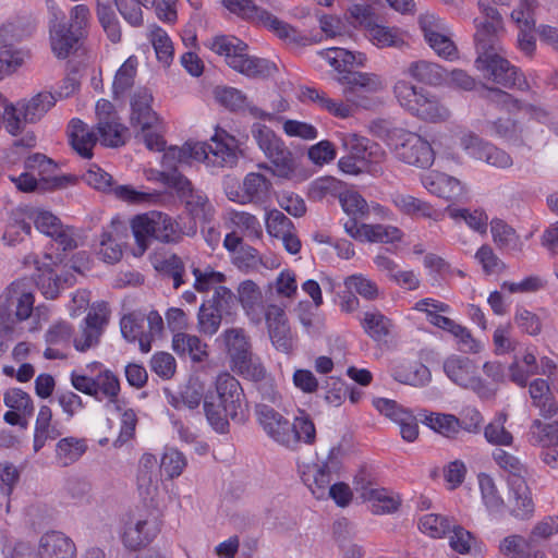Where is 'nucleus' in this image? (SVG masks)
Returning <instances> with one entry per match:
<instances>
[{
  "label": "nucleus",
  "mask_w": 558,
  "mask_h": 558,
  "mask_svg": "<svg viewBox=\"0 0 558 558\" xmlns=\"http://www.w3.org/2000/svg\"><path fill=\"white\" fill-rule=\"evenodd\" d=\"M482 17L474 19V41L477 51L475 68L483 76L505 87L527 89L529 85L519 70L496 52V43L504 31L500 13L489 0H480Z\"/></svg>",
  "instance_id": "f257e3e1"
},
{
  "label": "nucleus",
  "mask_w": 558,
  "mask_h": 558,
  "mask_svg": "<svg viewBox=\"0 0 558 558\" xmlns=\"http://www.w3.org/2000/svg\"><path fill=\"white\" fill-rule=\"evenodd\" d=\"M337 73L335 80L343 87L342 93L348 101L356 102L357 93L376 94L385 89L384 80L375 73L356 72L350 68L363 66L366 56L362 52H352L343 48H327L318 51Z\"/></svg>",
  "instance_id": "f03ea898"
},
{
  "label": "nucleus",
  "mask_w": 558,
  "mask_h": 558,
  "mask_svg": "<svg viewBox=\"0 0 558 558\" xmlns=\"http://www.w3.org/2000/svg\"><path fill=\"white\" fill-rule=\"evenodd\" d=\"M71 385L77 391L98 401L107 400V405L116 404L120 393L118 376L100 362H92L70 375Z\"/></svg>",
  "instance_id": "7ed1b4c3"
},
{
  "label": "nucleus",
  "mask_w": 558,
  "mask_h": 558,
  "mask_svg": "<svg viewBox=\"0 0 558 558\" xmlns=\"http://www.w3.org/2000/svg\"><path fill=\"white\" fill-rule=\"evenodd\" d=\"M206 47L223 56L227 64L247 77L267 76L272 66L265 60L247 53V45L233 36L219 35L207 40Z\"/></svg>",
  "instance_id": "20e7f679"
},
{
  "label": "nucleus",
  "mask_w": 558,
  "mask_h": 558,
  "mask_svg": "<svg viewBox=\"0 0 558 558\" xmlns=\"http://www.w3.org/2000/svg\"><path fill=\"white\" fill-rule=\"evenodd\" d=\"M223 7L231 13L243 19L262 23L274 32L287 45L293 47H304L315 43L311 37L302 34L290 24L279 20L268 11L258 8L251 0H222Z\"/></svg>",
  "instance_id": "39448f33"
},
{
  "label": "nucleus",
  "mask_w": 558,
  "mask_h": 558,
  "mask_svg": "<svg viewBox=\"0 0 558 558\" xmlns=\"http://www.w3.org/2000/svg\"><path fill=\"white\" fill-rule=\"evenodd\" d=\"M34 289L28 279L13 281L0 294V326L11 331L16 323L31 317L34 310Z\"/></svg>",
  "instance_id": "423d86ee"
},
{
  "label": "nucleus",
  "mask_w": 558,
  "mask_h": 558,
  "mask_svg": "<svg viewBox=\"0 0 558 558\" xmlns=\"http://www.w3.org/2000/svg\"><path fill=\"white\" fill-rule=\"evenodd\" d=\"M251 133L259 149L275 165L274 175L290 179L295 171V161L283 141L270 128L260 123H254Z\"/></svg>",
  "instance_id": "0eeeda50"
},
{
  "label": "nucleus",
  "mask_w": 558,
  "mask_h": 558,
  "mask_svg": "<svg viewBox=\"0 0 558 558\" xmlns=\"http://www.w3.org/2000/svg\"><path fill=\"white\" fill-rule=\"evenodd\" d=\"M442 368L453 384L472 390L480 398L490 399L495 396V388L477 375V366L470 357L452 354L444 361Z\"/></svg>",
  "instance_id": "6e6552de"
},
{
  "label": "nucleus",
  "mask_w": 558,
  "mask_h": 558,
  "mask_svg": "<svg viewBox=\"0 0 558 558\" xmlns=\"http://www.w3.org/2000/svg\"><path fill=\"white\" fill-rule=\"evenodd\" d=\"M62 262L58 255L53 257L50 253H45L43 257L37 254L29 253L23 258L25 266H34L36 274V282L46 299H56L63 289V283L68 282V278H61L54 271V267Z\"/></svg>",
  "instance_id": "1a4fd4ad"
},
{
  "label": "nucleus",
  "mask_w": 558,
  "mask_h": 558,
  "mask_svg": "<svg viewBox=\"0 0 558 558\" xmlns=\"http://www.w3.org/2000/svg\"><path fill=\"white\" fill-rule=\"evenodd\" d=\"M255 414L258 424L272 441L288 449H296V436L288 418L266 403H257Z\"/></svg>",
  "instance_id": "9d476101"
},
{
  "label": "nucleus",
  "mask_w": 558,
  "mask_h": 558,
  "mask_svg": "<svg viewBox=\"0 0 558 558\" xmlns=\"http://www.w3.org/2000/svg\"><path fill=\"white\" fill-rule=\"evenodd\" d=\"M162 182L174 189L179 196L184 199L190 214L194 219L207 220L213 214V206L208 197L201 191H195L192 183L180 172L161 173Z\"/></svg>",
  "instance_id": "9b49d317"
},
{
  "label": "nucleus",
  "mask_w": 558,
  "mask_h": 558,
  "mask_svg": "<svg viewBox=\"0 0 558 558\" xmlns=\"http://www.w3.org/2000/svg\"><path fill=\"white\" fill-rule=\"evenodd\" d=\"M395 144V155L400 161L418 168L433 165L435 153L432 145L421 135L402 131Z\"/></svg>",
  "instance_id": "f8f14e48"
},
{
  "label": "nucleus",
  "mask_w": 558,
  "mask_h": 558,
  "mask_svg": "<svg viewBox=\"0 0 558 558\" xmlns=\"http://www.w3.org/2000/svg\"><path fill=\"white\" fill-rule=\"evenodd\" d=\"M215 388L219 403L225 407L230 418L238 423L244 422L247 403L239 380L229 373H221L216 378Z\"/></svg>",
  "instance_id": "ddd939ff"
},
{
  "label": "nucleus",
  "mask_w": 558,
  "mask_h": 558,
  "mask_svg": "<svg viewBox=\"0 0 558 558\" xmlns=\"http://www.w3.org/2000/svg\"><path fill=\"white\" fill-rule=\"evenodd\" d=\"M339 450L332 448L325 461L307 465L302 472V480L317 499H327L332 475L340 470Z\"/></svg>",
  "instance_id": "4468645a"
},
{
  "label": "nucleus",
  "mask_w": 558,
  "mask_h": 558,
  "mask_svg": "<svg viewBox=\"0 0 558 558\" xmlns=\"http://www.w3.org/2000/svg\"><path fill=\"white\" fill-rule=\"evenodd\" d=\"M271 192L272 183L259 172H248L239 190L229 185L226 187L228 198L241 205H262L270 198Z\"/></svg>",
  "instance_id": "2eb2a0df"
},
{
  "label": "nucleus",
  "mask_w": 558,
  "mask_h": 558,
  "mask_svg": "<svg viewBox=\"0 0 558 558\" xmlns=\"http://www.w3.org/2000/svg\"><path fill=\"white\" fill-rule=\"evenodd\" d=\"M195 144L205 146L204 157L197 158V161L218 167H233L238 161L236 140L225 131H216L209 143L196 142Z\"/></svg>",
  "instance_id": "dca6fc26"
},
{
  "label": "nucleus",
  "mask_w": 558,
  "mask_h": 558,
  "mask_svg": "<svg viewBox=\"0 0 558 558\" xmlns=\"http://www.w3.org/2000/svg\"><path fill=\"white\" fill-rule=\"evenodd\" d=\"M108 323V308L105 303L93 306L81 325L78 333L73 338V345L80 352L95 348L100 340Z\"/></svg>",
  "instance_id": "f3484780"
},
{
  "label": "nucleus",
  "mask_w": 558,
  "mask_h": 558,
  "mask_svg": "<svg viewBox=\"0 0 558 558\" xmlns=\"http://www.w3.org/2000/svg\"><path fill=\"white\" fill-rule=\"evenodd\" d=\"M344 231L353 239L375 243L392 244L403 239V231L391 225L362 223L347 220L343 223Z\"/></svg>",
  "instance_id": "a211bd4d"
},
{
  "label": "nucleus",
  "mask_w": 558,
  "mask_h": 558,
  "mask_svg": "<svg viewBox=\"0 0 558 558\" xmlns=\"http://www.w3.org/2000/svg\"><path fill=\"white\" fill-rule=\"evenodd\" d=\"M263 318L272 345L280 352L290 353L294 339L284 310L277 304H269Z\"/></svg>",
  "instance_id": "6ab92c4d"
},
{
  "label": "nucleus",
  "mask_w": 558,
  "mask_h": 558,
  "mask_svg": "<svg viewBox=\"0 0 558 558\" xmlns=\"http://www.w3.org/2000/svg\"><path fill=\"white\" fill-rule=\"evenodd\" d=\"M47 5L52 16L50 25L51 49L59 59H64L71 53L81 37L61 23L64 15L53 0H47Z\"/></svg>",
  "instance_id": "aec40b11"
},
{
  "label": "nucleus",
  "mask_w": 558,
  "mask_h": 558,
  "mask_svg": "<svg viewBox=\"0 0 558 558\" xmlns=\"http://www.w3.org/2000/svg\"><path fill=\"white\" fill-rule=\"evenodd\" d=\"M537 8L535 0H520L517 9L511 13V19L519 28L518 45L521 51L531 57L535 50V19L534 11Z\"/></svg>",
  "instance_id": "412c9836"
},
{
  "label": "nucleus",
  "mask_w": 558,
  "mask_h": 558,
  "mask_svg": "<svg viewBox=\"0 0 558 558\" xmlns=\"http://www.w3.org/2000/svg\"><path fill=\"white\" fill-rule=\"evenodd\" d=\"M157 531V523L151 513H133L125 523L123 543L130 549H138L148 544Z\"/></svg>",
  "instance_id": "4be33fe9"
},
{
  "label": "nucleus",
  "mask_w": 558,
  "mask_h": 558,
  "mask_svg": "<svg viewBox=\"0 0 558 558\" xmlns=\"http://www.w3.org/2000/svg\"><path fill=\"white\" fill-rule=\"evenodd\" d=\"M389 201L401 215L412 219L439 221L442 218L441 211L434 208L430 203L407 192L393 191L389 194Z\"/></svg>",
  "instance_id": "5701e85b"
},
{
  "label": "nucleus",
  "mask_w": 558,
  "mask_h": 558,
  "mask_svg": "<svg viewBox=\"0 0 558 558\" xmlns=\"http://www.w3.org/2000/svg\"><path fill=\"white\" fill-rule=\"evenodd\" d=\"M235 298L250 323L260 325L267 310L262 289L253 280H244L239 283Z\"/></svg>",
  "instance_id": "b1692460"
},
{
  "label": "nucleus",
  "mask_w": 558,
  "mask_h": 558,
  "mask_svg": "<svg viewBox=\"0 0 558 558\" xmlns=\"http://www.w3.org/2000/svg\"><path fill=\"white\" fill-rule=\"evenodd\" d=\"M508 496L506 508L509 513L520 520L530 519L534 513V501L531 488L525 478L507 481Z\"/></svg>",
  "instance_id": "393cba45"
},
{
  "label": "nucleus",
  "mask_w": 558,
  "mask_h": 558,
  "mask_svg": "<svg viewBox=\"0 0 558 558\" xmlns=\"http://www.w3.org/2000/svg\"><path fill=\"white\" fill-rule=\"evenodd\" d=\"M421 182L430 194L450 202H459L466 194L460 180L442 172L432 171L423 175Z\"/></svg>",
  "instance_id": "a878e982"
},
{
  "label": "nucleus",
  "mask_w": 558,
  "mask_h": 558,
  "mask_svg": "<svg viewBox=\"0 0 558 558\" xmlns=\"http://www.w3.org/2000/svg\"><path fill=\"white\" fill-rule=\"evenodd\" d=\"M361 94L362 93H357L355 96V100L357 101V104L353 102V101H348V100H347V102H344L340 99L330 98L323 90L312 88V87H305L301 90V98L303 101H311V102L315 104L320 109L328 111L330 114H332L337 118L345 119V118H349L353 112V108H352V105H350V102H352L353 105H356V106L365 107L363 101L357 99Z\"/></svg>",
  "instance_id": "bb28decb"
},
{
  "label": "nucleus",
  "mask_w": 558,
  "mask_h": 558,
  "mask_svg": "<svg viewBox=\"0 0 558 558\" xmlns=\"http://www.w3.org/2000/svg\"><path fill=\"white\" fill-rule=\"evenodd\" d=\"M37 555L39 558H76V546L64 533L50 531L41 535Z\"/></svg>",
  "instance_id": "cd10ccee"
},
{
  "label": "nucleus",
  "mask_w": 558,
  "mask_h": 558,
  "mask_svg": "<svg viewBox=\"0 0 558 558\" xmlns=\"http://www.w3.org/2000/svg\"><path fill=\"white\" fill-rule=\"evenodd\" d=\"M153 95L147 88H138L131 98L130 123L133 129L159 124V117L151 108Z\"/></svg>",
  "instance_id": "c85d7f7f"
},
{
  "label": "nucleus",
  "mask_w": 558,
  "mask_h": 558,
  "mask_svg": "<svg viewBox=\"0 0 558 558\" xmlns=\"http://www.w3.org/2000/svg\"><path fill=\"white\" fill-rule=\"evenodd\" d=\"M341 142L349 155L366 160L369 163L379 166L386 157L385 150L378 144L369 143L366 137L355 133L342 134Z\"/></svg>",
  "instance_id": "c756f323"
},
{
  "label": "nucleus",
  "mask_w": 558,
  "mask_h": 558,
  "mask_svg": "<svg viewBox=\"0 0 558 558\" xmlns=\"http://www.w3.org/2000/svg\"><path fill=\"white\" fill-rule=\"evenodd\" d=\"M167 402L177 410L198 408L205 399L204 386L197 379H190L178 391L165 389Z\"/></svg>",
  "instance_id": "7c9ffc66"
},
{
  "label": "nucleus",
  "mask_w": 558,
  "mask_h": 558,
  "mask_svg": "<svg viewBox=\"0 0 558 558\" xmlns=\"http://www.w3.org/2000/svg\"><path fill=\"white\" fill-rule=\"evenodd\" d=\"M420 100L413 114L418 120L428 123H444L451 118V110L437 95L426 90Z\"/></svg>",
  "instance_id": "2f4dec72"
},
{
  "label": "nucleus",
  "mask_w": 558,
  "mask_h": 558,
  "mask_svg": "<svg viewBox=\"0 0 558 558\" xmlns=\"http://www.w3.org/2000/svg\"><path fill=\"white\" fill-rule=\"evenodd\" d=\"M219 339L223 342L231 365L252 353V342L246 330L241 327L226 329Z\"/></svg>",
  "instance_id": "473e14b6"
},
{
  "label": "nucleus",
  "mask_w": 558,
  "mask_h": 558,
  "mask_svg": "<svg viewBox=\"0 0 558 558\" xmlns=\"http://www.w3.org/2000/svg\"><path fill=\"white\" fill-rule=\"evenodd\" d=\"M529 395L532 405L538 409L543 417L550 418L558 414V403L547 380L543 378L532 380L529 385Z\"/></svg>",
  "instance_id": "72a5a7b5"
},
{
  "label": "nucleus",
  "mask_w": 558,
  "mask_h": 558,
  "mask_svg": "<svg viewBox=\"0 0 558 558\" xmlns=\"http://www.w3.org/2000/svg\"><path fill=\"white\" fill-rule=\"evenodd\" d=\"M73 149L83 158H92L98 137L89 126L78 119L71 120L68 129Z\"/></svg>",
  "instance_id": "f704fd0d"
},
{
  "label": "nucleus",
  "mask_w": 558,
  "mask_h": 558,
  "mask_svg": "<svg viewBox=\"0 0 558 558\" xmlns=\"http://www.w3.org/2000/svg\"><path fill=\"white\" fill-rule=\"evenodd\" d=\"M159 223L161 221L153 217V211L137 215L132 219L131 228L136 242L135 256H142L149 247L151 240H155V225Z\"/></svg>",
  "instance_id": "c9c22d12"
},
{
  "label": "nucleus",
  "mask_w": 558,
  "mask_h": 558,
  "mask_svg": "<svg viewBox=\"0 0 558 558\" xmlns=\"http://www.w3.org/2000/svg\"><path fill=\"white\" fill-rule=\"evenodd\" d=\"M203 145H196L195 143L187 142L182 147H170L162 156V165L168 171L158 172V179L162 181L161 173H170L177 171L175 163H189L191 160H196L199 157H204Z\"/></svg>",
  "instance_id": "e433bc0d"
},
{
  "label": "nucleus",
  "mask_w": 558,
  "mask_h": 558,
  "mask_svg": "<svg viewBox=\"0 0 558 558\" xmlns=\"http://www.w3.org/2000/svg\"><path fill=\"white\" fill-rule=\"evenodd\" d=\"M145 318L140 313L124 315L120 322V329L123 338L129 342L138 341L140 350L148 353L151 350V337L144 331Z\"/></svg>",
  "instance_id": "4c0bfd02"
},
{
  "label": "nucleus",
  "mask_w": 558,
  "mask_h": 558,
  "mask_svg": "<svg viewBox=\"0 0 558 558\" xmlns=\"http://www.w3.org/2000/svg\"><path fill=\"white\" fill-rule=\"evenodd\" d=\"M405 73L412 78L432 86L444 85L447 78L446 69L427 60L411 62Z\"/></svg>",
  "instance_id": "58836bf2"
},
{
  "label": "nucleus",
  "mask_w": 558,
  "mask_h": 558,
  "mask_svg": "<svg viewBox=\"0 0 558 558\" xmlns=\"http://www.w3.org/2000/svg\"><path fill=\"white\" fill-rule=\"evenodd\" d=\"M56 104V96L49 92H40L29 99L20 100L24 122H38Z\"/></svg>",
  "instance_id": "ea45409f"
},
{
  "label": "nucleus",
  "mask_w": 558,
  "mask_h": 558,
  "mask_svg": "<svg viewBox=\"0 0 558 558\" xmlns=\"http://www.w3.org/2000/svg\"><path fill=\"white\" fill-rule=\"evenodd\" d=\"M392 376L397 381L414 387L425 386L432 378L428 367L420 362L396 365L392 369Z\"/></svg>",
  "instance_id": "a19ab883"
},
{
  "label": "nucleus",
  "mask_w": 558,
  "mask_h": 558,
  "mask_svg": "<svg viewBox=\"0 0 558 558\" xmlns=\"http://www.w3.org/2000/svg\"><path fill=\"white\" fill-rule=\"evenodd\" d=\"M367 37L378 48H402L407 45L405 33L395 26L368 25Z\"/></svg>",
  "instance_id": "79ce46f5"
},
{
  "label": "nucleus",
  "mask_w": 558,
  "mask_h": 558,
  "mask_svg": "<svg viewBox=\"0 0 558 558\" xmlns=\"http://www.w3.org/2000/svg\"><path fill=\"white\" fill-rule=\"evenodd\" d=\"M361 497L371 504L372 511L376 514L393 512L400 506V498L385 488L365 487Z\"/></svg>",
  "instance_id": "37998d69"
},
{
  "label": "nucleus",
  "mask_w": 558,
  "mask_h": 558,
  "mask_svg": "<svg viewBox=\"0 0 558 558\" xmlns=\"http://www.w3.org/2000/svg\"><path fill=\"white\" fill-rule=\"evenodd\" d=\"M207 345L191 333L175 332L172 337V349L179 355H190L194 362H202L207 356Z\"/></svg>",
  "instance_id": "c03bdc74"
},
{
  "label": "nucleus",
  "mask_w": 558,
  "mask_h": 558,
  "mask_svg": "<svg viewBox=\"0 0 558 558\" xmlns=\"http://www.w3.org/2000/svg\"><path fill=\"white\" fill-rule=\"evenodd\" d=\"M32 232V219H26L25 214L15 211L5 225L2 241L8 246H15L23 242Z\"/></svg>",
  "instance_id": "a18cd8bd"
},
{
  "label": "nucleus",
  "mask_w": 558,
  "mask_h": 558,
  "mask_svg": "<svg viewBox=\"0 0 558 558\" xmlns=\"http://www.w3.org/2000/svg\"><path fill=\"white\" fill-rule=\"evenodd\" d=\"M527 439L533 446L543 448L558 446V420L551 423L534 420L530 426Z\"/></svg>",
  "instance_id": "49530a36"
},
{
  "label": "nucleus",
  "mask_w": 558,
  "mask_h": 558,
  "mask_svg": "<svg viewBox=\"0 0 558 558\" xmlns=\"http://www.w3.org/2000/svg\"><path fill=\"white\" fill-rule=\"evenodd\" d=\"M478 485L483 504L492 514H501L506 509V502L498 492L495 481L487 474L478 475Z\"/></svg>",
  "instance_id": "de8ad7c7"
},
{
  "label": "nucleus",
  "mask_w": 558,
  "mask_h": 558,
  "mask_svg": "<svg viewBox=\"0 0 558 558\" xmlns=\"http://www.w3.org/2000/svg\"><path fill=\"white\" fill-rule=\"evenodd\" d=\"M449 217L453 220H463L470 229L481 234L487 232L488 215L482 208H446Z\"/></svg>",
  "instance_id": "09e8293b"
},
{
  "label": "nucleus",
  "mask_w": 558,
  "mask_h": 558,
  "mask_svg": "<svg viewBox=\"0 0 558 558\" xmlns=\"http://www.w3.org/2000/svg\"><path fill=\"white\" fill-rule=\"evenodd\" d=\"M425 92L405 80L398 81L393 86V95L398 104L411 116L414 114L418 102H421L420 98L424 96Z\"/></svg>",
  "instance_id": "8fccbe9b"
},
{
  "label": "nucleus",
  "mask_w": 558,
  "mask_h": 558,
  "mask_svg": "<svg viewBox=\"0 0 558 558\" xmlns=\"http://www.w3.org/2000/svg\"><path fill=\"white\" fill-rule=\"evenodd\" d=\"M486 98L508 111H524L535 116L536 118L545 116L544 111L541 109H537L529 104H523L522 101L513 98L510 94L499 88H486Z\"/></svg>",
  "instance_id": "3c124183"
},
{
  "label": "nucleus",
  "mask_w": 558,
  "mask_h": 558,
  "mask_svg": "<svg viewBox=\"0 0 558 558\" xmlns=\"http://www.w3.org/2000/svg\"><path fill=\"white\" fill-rule=\"evenodd\" d=\"M87 446L83 439L65 437L56 446V458L59 464L68 466L76 462L86 451Z\"/></svg>",
  "instance_id": "603ef678"
},
{
  "label": "nucleus",
  "mask_w": 558,
  "mask_h": 558,
  "mask_svg": "<svg viewBox=\"0 0 558 558\" xmlns=\"http://www.w3.org/2000/svg\"><path fill=\"white\" fill-rule=\"evenodd\" d=\"M508 415L505 412L496 416L485 426L484 437L494 446H511L513 442L512 434L506 428Z\"/></svg>",
  "instance_id": "864d4df0"
},
{
  "label": "nucleus",
  "mask_w": 558,
  "mask_h": 558,
  "mask_svg": "<svg viewBox=\"0 0 558 558\" xmlns=\"http://www.w3.org/2000/svg\"><path fill=\"white\" fill-rule=\"evenodd\" d=\"M99 140L108 147H119L125 144L128 129L119 122V118L97 122Z\"/></svg>",
  "instance_id": "5fc2aeb1"
},
{
  "label": "nucleus",
  "mask_w": 558,
  "mask_h": 558,
  "mask_svg": "<svg viewBox=\"0 0 558 558\" xmlns=\"http://www.w3.org/2000/svg\"><path fill=\"white\" fill-rule=\"evenodd\" d=\"M154 267L157 271L173 279V288L178 289L184 283L183 275L185 267L183 260L175 254H166L154 259Z\"/></svg>",
  "instance_id": "6e6d98bb"
},
{
  "label": "nucleus",
  "mask_w": 558,
  "mask_h": 558,
  "mask_svg": "<svg viewBox=\"0 0 558 558\" xmlns=\"http://www.w3.org/2000/svg\"><path fill=\"white\" fill-rule=\"evenodd\" d=\"M137 59L128 58L114 75L112 90L116 98L123 96L134 84L137 71Z\"/></svg>",
  "instance_id": "4d7b16f0"
},
{
  "label": "nucleus",
  "mask_w": 558,
  "mask_h": 558,
  "mask_svg": "<svg viewBox=\"0 0 558 558\" xmlns=\"http://www.w3.org/2000/svg\"><path fill=\"white\" fill-rule=\"evenodd\" d=\"M343 284L349 292L359 294L366 301H374L379 296V288L375 281L363 274L348 276Z\"/></svg>",
  "instance_id": "13d9d810"
},
{
  "label": "nucleus",
  "mask_w": 558,
  "mask_h": 558,
  "mask_svg": "<svg viewBox=\"0 0 558 558\" xmlns=\"http://www.w3.org/2000/svg\"><path fill=\"white\" fill-rule=\"evenodd\" d=\"M490 232L495 244L499 248L520 251L519 238L513 228L501 219L490 221Z\"/></svg>",
  "instance_id": "bf43d9fd"
},
{
  "label": "nucleus",
  "mask_w": 558,
  "mask_h": 558,
  "mask_svg": "<svg viewBox=\"0 0 558 558\" xmlns=\"http://www.w3.org/2000/svg\"><path fill=\"white\" fill-rule=\"evenodd\" d=\"M345 185L333 177H322L314 180L308 189V195L314 201H322L328 197L341 195Z\"/></svg>",
  "instance_id": "052dcab7"
},
{
  "label": "nucleus",
  "mask_w": 558,
  "mask_h": 558,
  "mask_svg": "<svg viewBox=\"0 0 558 558\" xmlns=\"http://www.w3.org/2000/svg\"><path fill=\"white\" fill-rule=\"evenodd\" d=\"M493 459L500 469L509 474L507 481L526 478L527 468L515 456L502 449H496L493 451Z\"/></svg>",
  "instance_id": "680f3d73"
},
{
  "label": "nucleus",
  "mask_w": 558,
  "mask_h": 558,
  "mask_svg": "<svg viewBox=\"0 0 558 558\" xmlns=\"http://www.w3.org/2000/svg\"><path fill=\"white\" fill-rule=\"evenodd\" d=\"M362 326L371 338L378 341L389 335L392 323L380 312L373 311L365 313Z\"/></svg>",
  "instance_id": "e2e57ef3"
},
{
  "label": "nucleus",
  "mask_w": 558,
  "mask_h": 558,
  "mask_svg": "<svg viewBox=\"0 0 558 558\" xmlns=\"http://www.w3.org/2000/svg\"><path fill=\"white\" fill-rule=\"evenodd\" d=\"M236 374L253 381H263L267 377V371L258 356L252 353L245 359L238 361L231 365Z\"/></svg>",
  "instance_id": "0e129e2a"
},
{
  "label": "nucleus",
  "mask_w": 558,
  "mask_h": 558,
  "mask_svg": "<svg viewBox=\"0 0 558 558\" xmlns=\"http://www.w3.org/2000/svg\"><path fill=\"white\" fill-rule=\"evenodd\" d=\"M339 202L343 211L350 217L348 220L357 222V219L365 217L368 213L366 201L357 192L347 190V187L339 196Z\"/></svg>",
  "instance_id": "69168bd1"
},
{
  "label": "nucleus",
  "mask_w": 558,
  "mask_h": 558,
  "mask_svg": "<svg viewBox=\"0 0 558 558\" xmlns=\"http://www.w3.org/2000/svg\"><path fill=\"white\" fill-rule=\"evenodd\" d=\"M425 424L445 437H454L461 429L460 420L453 414L430 413Z\"/></svg>",
  "instance_id": "338daca9"
},
{
  "label": "nucleus",
  "mask_w": 558,
  "mask_h": 558,
  "mask_svg": "<svg viewBox=\"0 0 558 558\" xmlns=\"http://www.w3.org/2000/svg\"><path fill=\"white\" fill-rule=\"evenodd\" d=\"M229 218L233 227L240 230L244 236L257 240L263 234L262 225L258 219L246 211H231Z\"/></svg>",
  "instance_id": "774afa93"
}]
</instances>
